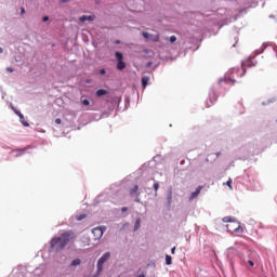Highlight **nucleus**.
I'll use <instances>...</instances> for the list:
<instances>
[{"mask_svg":"<svg viewBox=\"0 0 277 277\" xmlns=\"http://www.w3.org/2000/svg\"><path fill=\"white\" fill-rule=\"evenodd\" d=\"M140 186L134 185L133 188L130 189V196L135 197V202H140V193H137Z\"/></svg>","mask_w":277,"mask_h":277,"instance_id":"nucleus-5","label":"nucleus"},{"mask_svg":"<svg viewBox=\"0 0 277 277\" xmlns=\"http://www.w3.org/2000/svg\"><path fill=\"white\" fill-rule=\"evenodd\" d=\"M109 256H111V253L106 252L100 258V260L97 261V272L98 273L103 272V265H105V263H107V261H109Z\"/></svg>","mask_w":277,"mask_h":277,"instance_id":"nucleus-4","label":"nucleus"},{"mask_svg":"<svg viewBox=\"0 0 277 277\" xmlns=\"http://www.w3.org/2000/svg\"><path fill=\"white\" fill-rule=\"evenodd\" d=\"M222 154L221 153H216V157H220Z\"/></svg>","mask_w":277,"mask_h":277,"instance_id":"nucleus-37","label":"nucleus"},{"mask_svg":"<svg viewBox=\"0 0 277 277\" xmlns=\"http://www.w3.org/2000/svg\"><path fill=\"white\" fill-rule=\"evenodd\" d=\"M200 192H202V186H198L194 193H192L189 200H194V198H198L200 196Z\"/></svg>","mask_w":277,"mask_h":277,"instance_id":"nucleus-9","label":"nucleus"},{"mask_svg":"<svg viewBox=\"0 0 277 277\" xmlns=\"http://www.w3.org/2000/svg\"><path fill=\"white\" fill-rule=\"evenodd\" d=\"M78 220H83V217H80V219H78Z\"/></svg>","mask_w":277,"mask_h":277,"instance_id":"nucleus-38","label":"nucleus"},{"mask_svg":"<svg viewBox=\"0 0 277 277\" xmlns=\"http://www.w3.org/2000/svg\"><path fill=\"white\" fill-rule=\"evenodd\" d=\"M143 37L151 42H159V35H151L149 32H143Z\"/></svg>","mask_w":277,"mask_h":277,"instance_id":"nucleus-6","label":"nucleus"},{"mask_svg":"<svg viewBox=\"0 0 277 277\" xmlns=\"http://www.w3.org/2000/svg\"><path fill=\"white\" fill-rule=\"evenodd\" d=\"M169 41L171 42V44H174V42H176V36H171L169 38Z\"/></svg>","mask_w":277,"mask_h":277,"instance_id":"nucleus-20","label":"nucleus"},{"mask_svg":"<svg viewBox=\"0 0 277 277\" xmlns=\"http://www.w3.org/2000/svg\"><path fill=\"white\" fill-rule=\"evenodd\" d=\"M225 185H227V187H229V189H233V179H228V181L225 183Z\"/></svg>","mask_w":277,"mask_h":277,"instance_id":"nucleus-17","label":"nucleus"},{"mask_svg":"<svg viewBox=\"0 0 277 277\" xmlns=\"http://www.w3.org/2000/svg\"><path fill=\"white\" fill-rule=\"evenodd\" d=\"M79 265H81V260L76 259L71 262L70 267H77Z\"/></svg>","mask_w":277,"mask_h":277,"instance_id":"nucleus-15","label":"nucleus"},{"mask_svg":"<svg viewBox=\"0 0 277 277\" xmlns=\"http://www.w3.org/2000/svg\"><path fill=\"white\" fill-rule=\"evenodd\" d=\"M24 127H29V124L27 122H24Z\"/></svg>","mask_w":277,"mask_h":277,"instance_id":"nucleus-36","label":"nucleus"},{"mask_svg":"<svg viewBox=\"0 0 277 277\" xmlns=\"http://www.w3.org/2000/svg\"><path fill=\"white\" fill-rule=\"evenodd\" d=\"M42 21H43V23L49 22V16H43Z\"/></svg>","mask_w":277,"mask_h":277,"instance_id":"nucleus-27","label":"nucleus"},{"mask_svg":"<svg viewBox=\"0 0 277 277\" xmlns=\"http://www.w3.org/2000/svg\"><path fill=\"white\" fill-rule=\"evenodd\" d=\"M82 105H85V106L90 105V101L89 100H82Z\"/></svg>","mask_w":277,"mask_h":277,"instance_id":"nucleus-24","label":"nucleus"},{"mask_svg":"<svg viewBox=\"0 0 277 277\" xmlns=\"http://www.w3.org/2000/svg\"><path fill=\"white\" fill-rule=\"evenodd\" d=\"M226 226L229 233H243V227H241V225L235 221L227 224Z\"/></svg>","mask_w":277,"mask_h":277,"instance_id":"nucleus-3","label":"nucleus"},{"mask_svg":"<svg viewBox=\"0 0 277 277\" xmlns=\"http://www.w3.org/2000/svg\"><path fill=\"white\" fill-rule=\"evenodd\" d=\"M96 96L101 97V96H106V94H108L107 90L105 89H100L96 91Z\"/></svg>","mask_w":277,"mask_h":277,"instance_id":"nucleus-11","label":"nucleus"},{"mask_svg":"<svg viewBox=\"0 0 277 277\" xmlns=\"http://www.w3.org/2000/svg\"><path fill=\"white\" fill-rule=\"evenodd\" d=\"M115 56H116L117 62H123V60H124V56L120 52H116Z\"/></svg>","mask_w":277,"mask_h":277,"instance_id":"nucleus-13","label":"nucleus"},{"mask_svg":"<svg viewBox=\"0 0 277 277\" xmlns=\"http://www.w3.org/2000/svg\"><path fill=\"white\" fill-rule=\"evenodd\" d=\"M127 68V63L124 61L117 62V70H124Z\"/></svg>","mask_w":277,"mask_h":277,"instance_id":"nucleus-10","label":"nucleus"},{"mask_svg":"<svg viewBox=\"0 0 277 277\" xmlns=\"http://www.w3.org/2000/svg\"><path fill=\"white\" fill-rule=\"evenodd\" d=\"M105 74H106L105 69L100 70V75H105Z\"/></svg>","mask_w":277,"mask_h":277,"instance_id":"nucleus-32","label":"nucleus"},{"mask_svg":"<svg viewBox=\"0 0 277 277\" xmlns=\"http://www.w3.org/2000/svg\"><path fill=\"white\" fill-rule=\"evenodd\" d=\"M248 264H249L251 267H254V262H253V261L249 260V261H248Z\"/></svg>","mask_w":277,"mask_h":277,"instance_id":"nucleus-26","label":"nucleus"},{"mask_svg":"<svg viewBox=\"0 0 277 277\" xmlns=\"http://www.w3.org/2000/svg\"><path fill=\"white\" fill-rule=\"evenodd\" d=\"M140 226H142V219H136L134 224V230H140Z\"/></svg>","mask_w":277,"mask_h":277,"instance_id":"nucleus-14","label":"nucleus"},{"mask_svg":"<svg viewBox=\"0 0 277 277\" xmlns=\"http://www.w3.org/2000/svg\"><path fill=\"white\" fill-rule=\"evenodd\" d=\"M215 101H217V96L215 95L214 92H212L210 95V100L207 101V103H206L207 107H212V105L215 103Z\"/></svg>","mask_w":277,"mask_h":277,"instance_id":"nucleus-7","label":"nucleus"},{"mask_svg":"<svg viewBox=\"0 0 277 277\" xmlns=\"http://www.w3.org/2000/svg\"><path fill=\"white\" fill-rule=\"evenodd\" d=\"M106 230H107L106 226L94 227L92 229L93 240L101 241V239H103V235H105Z\"/></svg>","mask_w":277,"mask_h":277,"instance_id":"nucleus-2","label":"nucleus"},{"mask_svg":"<svg viewBox=\"0 0 277 277\" xmlns=\"http://www.w3.org/2000/svg\"><path fill=\"white\" fill-rule=\"evenodd\" d=\"M77 239V235L72 230H67L61 234L58 237H54L50 241V250L55 252H62L70 241Z\"/></svg>","mask_w":277,"mask_h":277,"instance_id":"nucleus-1","label":"nucleus"},{"mask_svg":"<svg viewBox=\"0 0 277 277\" xmlns=\"http://www.w3.org/2000/svg\"><path fill=\"white\" fill-rule=\"evenodd\" d=\"M14 113L16 114V116H18V118H19L21 120H25V116H23V115L21 114V111L14 110Z\"/></svg>","mask_w":277,"mask_h":277,"instance_id":"nucleus-19","label":"nucleus"},{"mask_svg":"<svg viewBox=\"0 0 277 277\" xmlns=\"http://www.w3.org/2000/svg\"><path fill=\"white\" fill-rule=\"evenodd\" d=\"M172 263V256L166 255V265H170Z\"/></svg>","mask_w":277,"mask_h":277,"instance_id":"nucleus-18","label":"nucleus"},{"mask_svg":"<svg viewBox=\"0 0 277 277\" xmlns=\"http://www.w3.org/2000/svg\"><path fill=\"white\" fill-rule=\"evenodd\" d=\"M6 71H8V72H14V69H12V67H8V68H6Z\"/></svg>","mask_w":277,"mask_h":277,"instance_id":"nucleus-28","label":"nucleus"},{"mask_svg":"<svg viewBox=\"0 0 277 277\" xmlns=\"http://www.w3.org/2000/svg\"><path fill=\"white\" fill-rule=\"evenodd\" d=\"M174 252H176V247H173V248L171 249V254H174Z\"/></svg>","mask_w":277,"mask_h":277,"instance_id":"nucleus-30","label":"nucleus"},{"mask_svg":"<svg viewBox=\"0 0 277 277\" xmlns=\"http://www.w3.org/2000/svg\"><path fill=\"white\" fill-rule=\"evenodd\" d=\"M223 222H229V224L233 222V219L230 216L223 217Z\"/></svg>","mask_w":277,"mask_h":277,"instance_id":"nucleus-22","label":"nucleus"},{"mask_svg":"<svg viewBox=\"0 0 277 277\" xmlns=\"http://www.w3.org/2000/svg\"><path fill=\"white\" fill-rule=\"evenodd\" d=\"M126 211H128V208H127V207L121 208V212H122V213H126Z\"/></svg>","mask_w":277,"mask_h":277,"instance_id":"nucleus-29","label":"nucleus"},{"mask_svg":"<svg viewBox=\"0 0 277 277\" xmlns=\"http://www.w3.org/2000/svg\"><path fill=\"white\" fill-rule=\"evenodd\" d=\"M246 75V69L242 68V74H240L241 77H243Z\"/></svg>","mask_w":277,"mask_h":277,"instance_id":"nucleus-33","label":"nucleus"},{"mask_svg":"<svg viewBox=\"0 0 277 277\" xmlns=\"http://www.w3.org/2000/svg\"><path fill=\"white\" fill-rule=\"evenodd\" d=\"M55 124H62V119L60 118L55 119Z\"/></svg>","mask_w":277,"mask_h":277,"instance_id":"nucleus-25","label":"nucleus"},{"mask_svg":"<svg viewBox=\"0 0 277 277\" xmlns=\"http://www.w3.org/2000/svg\"><path fill=\"white\" fill-rule=\"evenodd\" d=\"M23 153H25V149H18L15 157H21V155H23Z\"/></svg>","mask_w":277,"mask_h":277,"instance_id":"nucleus-21","label":"nucleus"},{"mask_svg":"<svg viewBox=\"0 0 277 277\" xmlns=\"http://www.w3.org/2000/svg\"><path fill=\"white\" fill-rule=\"evenodd\" d=\"M167 202H168V205H172V190H169V193H168Z\"/></svg>","mask_w":277,"mask_h":277,"instance_id":"nucleus-16","label":"nucleus"},{"mask_svg":"<svg viewBox=\"0 0 277 277\" xmlns=\"http://www.w3.org/2000/svg\"><path fill=\"white\" fill-rule=\"evenodd\" d=\"M0 53H3V48L2 47H0Z\"/></svg>","mask_w":277,"mask_h":277,"instance_id":"nucleus-35","label":"nucleus"},{"mask_svg":"<svg viewBox=\"0 0 277 277\" xmlns=\"http://www.w3.org/2000/svg\"><path fill=\"white\" fill-rule=\"evenodd\" d=\"M154 189L156 193L159 192V183L158 182L154 184Z\"/></svg>","mask_w":277,"mask_h":277,"instance_id":"nucleus-23","label":"nucleus"},{"mask_svg":"<svg viewBox=\"0 0 277 277\" xmlns=\"http://www.w3.org/2000/svg\"><path fill=\"white\" fill-rule=\"evenodd\" d=\"M148 81H150V77L144 76L142 78V85H143V88H146V85H148Z\"/></svg>","mask_w":277,"mask_h":277,"instance_id":"nucleus-12","label":"nucleus"},{"mask_svg":"<svg viewBox=\"0 0 277 277\" xmlns=\"http://www.w3.org/2000/svg\"><path fill=\"white\" fill-rule=\"evenodd\" d=\"M62 3H68V0H63Z\"/></svg>","mask_w":277,"mask_h":277,"instance_id":"nucleus-34","label":"nucleus"},{"mask_svg":"<svg viewBox=\"0 0 277 277\" xmlns=\"http://www.w3.org/2000/svg\"><path fill=\"white\" fill-rule=\"evenodd\" d=\"M96 19V16L95 15H82L79 21L81 23H85V21H89L92 23V21H95Z\"/></svg>","mask_w":277,"mask_h":277,"instance_id":"nucleus-8","label":"nucleus"},{"mask_svg":"<svg viewBox=\"0 0 277 277\" xmlns=\"http://www.w3.org/2000/svg\"><path fill=\"white\" fill-rule=\"evenodd\" d=\"M21 14L23 15V14H25V8H21Z\"/></svg>","mask_w":277,"mask_h":277,"instance_id":"nucleus-31","label":"nucleus"}]
</instances>
